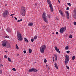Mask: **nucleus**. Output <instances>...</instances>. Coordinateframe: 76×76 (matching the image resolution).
<instances>
[{"mask_svg": "<svg viewBox=\"0 0 76 76\" xmlns=\"http://www.w3.org/2000/svg\"><path fill=\"white\" fill-rule=\"evenodd\" d=\"M17 39L19 41H22L23 40V37L21 36V34L19 31H17Z\"/></svg>", "mask_w": 76, "mask_h": 76, "instance_id": "1", "label": "nucleus"}, {"mask_svg": "<svg viewBox=\"0 0 76 76\" xmlns=\"http://www.w3.org/2000/svg\"><path fill=\"white\" fill-rule=\"evenodd\" d=\"M45 15H46V13H45V12H44L42 15V18L45 22L46 23H48V19H47V16H46Z\"/></svg>", "mask_w": 76, "mask_h": 76, "instance_id": "2", "label": "nucleus"}, {"mask_svg": "<svg viewBox=\"0 0 76 76\" xmlns=\"http://www.w3.org/2000/svg\"><path fill=\"white\" fill-rule=\"evenodd\" d=\"M46 49V46L45 45H42L40 48V51L42 53H44V50Z\"/></svg>", "mask_w": 76, "mask_h": 76, "instance_id": "3", "label": "nucleus"}, {"mask_svg": "<svg viewBox=\"0 0 76 76\" xmlns=\"http://www.w3.org/2000/svg\"><path fill=\"white\" fill-rule=\"evenodd\" d=\"M21 14L23 16H24L25 15V8L23 7H21Z\"/></svg>", "mask_w": 76, "mask_h": 76, "instance_id": "4", "label": "nucleus"}, {"mask_svg": "<svg viewBox=\"0 0 76 76\" xmlns=\"http://www.w3.org/2000/svg\"><path fill=\"white\" fill-rule=\"evenodd\" d=\"M69 59H70V58H69V55H66L65 56V65H67V63H68L69 61Z\"/></svg>", "mask_w": 76, "mask_h": 76, "instance_id": "5", "label": "nucleus"}, {"mask_svg": "<svg viewBox=\"0 0 76 76\" xmlns=\"http://www.w3.org/2000/svg\"><path fill=\"white\" fill-rule=\"evenodd\" d=\"M9 12L6 10L4 12L3 14V16L4 18H5V17H7L9 16Z\"/></svg>", "mask_w": 76, "mask_h": 76, "instance_id": "6", "label": "nucleus"}, {"mask_svg": "<svg viewBox=\"0 0 76 76\" xmlns=\"http://www.w3.org/2000/svg\"><path fill=\"white\" fill-rule=\"evenodd\" d=\"M66 29V27L62 28L60 29V32L61 34H63Z\"/></svg>", "mask_w": 76, "mask_h": 76, "instance_id": "7", "label": "nucleus"}, {"mask_svg": "<svg viewBox=\"0 0 76 76\" xmlns=\"http://www.w3.org/2000/svg\"><path fill=\"white\" fill-rule=\"evenodd\" d=\"M7 44V42L6 41H2V46L4 47V46H6Z\"/></svg>", "mask_w": 76, "mask_h": 76, "instance_id": "8", "label": "nucleus"}, {"mask_svg": "<svg viewBox=\"0 0 76 76\" xmlns=\"http://www.w3.org/2000/svg\"><path fill=\"white\" fill-rule=\"evenodd\" d=\"M55 50L58 52V53H60V50H59V49L57 48V46H55L54 47Z\"/></svg>", "mask_w": 76, "mask_h": 76, "instance_id": "9", "label": "nucleus"}, {"mask_svg": "<svg viewBox=\"0 0 76 76\" xmlns=\"http://www.w3.org/2000/svg\"><path fill=\"white\" fill-rule=\"evenodd\" d=\"M66 14L67 15V17L66 18L68 19H69V17L70 16L69 15V12L68 11H67L66 12Z\"/></svg>", "mask_w": 76, "mask_h": 76, "instance_id": "10", "label": "nucleus"}, {"mask_svg": "<svg viewBox=\"0 0 76 76\" xmlns=\"http://www.w3.org/2000/svg\"><path fill=\"white\" fill-rule=\"evenodd\" d=\"M47 2L48 4L49 5V6H50H50L52 5V4H51V1H50V0H47Z\"/></svg>", "mask_w": 76, "mask_h": 76, "instance_id": "11", "label": "nucleus"}, {"mask_svg": "<svg viewBox=\"0 0 76 76\" xmlns=\"http://www.w3.org/2000/svg\"><path fill=\"white\" fill-rule=\"evenodd\" d=\"M10 47H11V46L10 45V43H7L6 46V48H10Z\"/></svg>", "mask_w": 76, "mask_h": 76, "instance_id": "12", "label": "nucleus"}, {"mask_svg": "<svg viewBox=\"0 0 76 76\" xmlns=\"http://www.w3.org/2000/svg\"><path fill=\"white\" fill-rule=\"evenodd\" d=\"M49 7H50V11H51V12H53V11H54V10L53 9V6L50 5Z\"/></svg>", "mask_w": 76, "mask_h": 76, "instance_id": "13", "label": "nucleus"}, {"mask_svg": "<svg viewBox=\"0 0 76 76\" xmlns=\"http://www.w3.org/2000/svg\"><path fill=\"white\" fill-rule=\"evenodd\" d=\"M34 70V68H31L28 70L29 72H32Z\"/></svg>", "mask_w": 76, "mask_h": 76, "instance_id": "14", "label": "nucleus"}, {"mask_svg": "<svg viewBox=\"0 0 76 76\" xmlns=\"http://www.w3.org/2000/svg\"><path fill=\"white\" fill-rule=\"evenodd\" d=\"M59 13L62 16H64V15H63V12H62L61 10H59Z\"/></svg>", "mask_w": 76, "mask_h": 76, "instance_id": "15", "label": "nucleus"}, {"mask_svg": "<svg viewBox=\"0 0 76 76\" xmlns=\"http://www.w3.org/2000/svg\"><path fill=\"white\" fill-rule=\"evenodd\" d=\"M7 31L9 33L10 32H11V31H11L10 29H9V28L8 27V28H7Z\"/></svg>", "mask_w": 76, "mask_h": 76, "instance_id": "16", "label": "nucleus"}, {"mask_svg": "<svg viewBox=\"0 0 76 76\" xmlns=\"http://www.w3.org/2000/svg\"><path fill=\"white\" fill-rule=\"evenodd\" d=\"M33 25V23H29L28 24V26H32Z\"/></svg>", "mask_w": 76, "mask_h": 76, "instance_id": "17", "label": "nucleus"}, {"mask_svg": "<svg viewBox=\"0 0 76 76\" xmlns=\"http://www.w3.org/2000/svg\"><path fill=\"white\" fill-rule=\"evenodd\" d=\"M24 40L27 43H28L29 42V41H28V40L27 39H26V38H24Z\"/></svg>", "mask_w": 76, "mask_h": 76, "instance_id": "18", "label": "nucleus"}, {"mask_svg": "<svg viewBox=\"0 0 76 76\" xmlns=\"http://www.w3.org/2000/svg\"><path fill=\"white\" fill-rule=\"evenodd\" d=\"M55 66L56 69H58V66H57V64L56 63L54 64Z\"/></svg>", "mask_w": 76, "mask_h": 76, "instance_id": "19", "label": "nucleus"}, {"mask_svg": "<svg viewBox=\"0 0 76 76\" xmlns=\"http://www.w3.org/2000/svg\"><path fill=\"white\" fill-rule=\"evenodd\" d=\"M55 57V59L56 61H57V55H54Z\"/></svg>", "mask_w": 76, "mask_h": 76, "instance_id": "20", "label": "nucleus"}, {"mask_svg": "<svg viewBox=\"0 0 76 76\" xmlns=\"http://www.w3.org/2000/svg\"><path fill=\"white\" fill-rule=\"evenodd\" d=\"M33 72H38V70H37V69H35L34 68V70Z\"/></svg>", "mask_w": 76, "mask_h": 76, "instance_id": "21", "label": "nucleus"}, {"mask_svg": "<svg viewBox=\"0 0 76 76\" xmlns=\"http://www.w3.org/2000/svg\"><path fill=\"white\" fill-rule=\"evenodd\" d=\"M8 60L9 61H10V62H11V61H12L11 59L10 58H8Z\"/></svg>", "mask_w": 76, "mask_h": 76, "instance_id": "22", "label": "nucleus"}, {"mask_svg": "<svg viewBox=\"0 0 76 76\" xmlns=\"http://www.w3.org/2000/svg\"><path fill=\"white\" fill-rule=\"evenodd\" d=\"M76 58V56H73L72 58V60H75Z\"/></svg>", "mask_w": 76, "mask_h": 76, "instance_id": "23", "label": "nucleus"}, {"mask_svg": "<svg viewBox=\"0 0 76 76\" xmlns=\"http://www.w3.org/2000/svg\"><path fill=\"white\" fill-rule=\"evenodd\" d=\"M72 37H73V36H72V35H70L69 36V38H72Z\"/></svg>", "mask_w": 76, "mask_h": 76, "instance_id": "24", "label": "nucleus"}, {"mask_svg": "<svg viewBox=\"0 0 76 76\" xmlns=\"http://www.w3.org/2000/svg\"><path fill=\"white\" fill-rule=\"evenodd\" d=\"M22 21V19H21L20 20H18L17 21L18 22H21Z\"/></svg>", "mask_w": 76, "mask_h": 76, "instance_id": "25", "label": "nucleus"}, {"mask_svg": "<svg viewBox=\"0 0 76 76\" xmlns=\"http://www.w3.org/2000/svg\"><path fill=\"white\" fill-rule=\"evenodd\" d=\"M65 50H68V49H69V46H66L65 47Z\"/></svg>", "mask_w": 76, "mask_h": 76, "instance_id": "26", "label": "nucleus"}, {"mask_svg": "<svg viewBox=\"0 0 76 76\" xmlns=\"http://www.w3.org/2000/svg\"><path fill=\"white\" fill-rule=\"evenodd\" d=\"M28 51H29V53H31L32 52V50L31 49H29Z\"/></svg>", "mask_w": 76, "mask_h": 76, "instance_id": "27", "label": "nucleus"}, {"mask_svg": "<svg viewBox=\"0 0 76 76\" xmlns=\"http://www.w3.org/2000/svg\"><path fill=\"white\" fill-rule=\"evenodd\" d=\"M34 39H37V36H35L34 38Z\"/></svg>", "mask_w": 76, "mask_h": 76, "instance_id": "28", "label": "nucleus"}, {"mask_svg": "<svg viewBox=\"0 0 76 76\" xmlns=\"http://www.w3.org/2000/svg\"><path fill=\"white\" fill-rule=\"evenodd\" d=\"M16 48L17 49H19V47L18 46H17V44H16Z\"/></svg>", "mask_w": 76, "mask_h": 76, "instance_id": "29", "label": "nucleus"}, {"mask_svg": "<svg viewBox=\"0 0 76 76\" xmlns=\"http://www.w3.org/2000/svg\"><path fill=\"white\" fill-rule=\"evenodd\" d=\"M66 68L68 70H69V67L68 66L66 65Z\"/></svg>", "mask_w": 76, "mask_h": 76, "instance_id": "30", "label": "nucleus"}, {"mask_svg": "<svg viewBox=\"0 0 76 76\" xmlns=\"http://www.w3.org/2000/svg\"><path fill=\"white\" fill-rule=\"evenodd\" d=\"M67 4H68V5H69V6H72V4H70V3H67Z\"/></svg>", "mask_w": 76, "mask_h": 76, "instance_id": "31", "label": "nucleus"}, {"mask_svg": "<svg viewBox=\"0 0 76 76\" xmlns=\"http://www.w3.org/2000/svg\"><path fill=\"white\" fill-rule=\"evenodd\" d=\"M4 57V58H7V56L6 55H5Z\"/></svg>", "mask_w": 76, "mask_h": 76, "instance_id": "32", "label": "nucleus"}, {"mask_svg": "<svg viewBox=\"0 0 76 76\" xmlns=\"http://www.w3.org/2000/svg\"><path fill=\"white\" fill-rule=\"evenodd\" d=\"M47 16H48V18H49V19H50V15H48Z\"/></svg>", "mask_w": 76, "mask_h": 76, "instance_id": "33", "label": "nucleus"}, {"mask_svg": "<svg viewBox=\"0 0 76 76\" xmlns=\"http://www.w3.org/2000/svg\"><path fill=\"white\" fill-rule=\"evenodd\" d=\"M44 63H47V60L45 58Z\"/></svg>", "mask_w": 76, "mask_h": 76, "instance_id": "34", "label": "nucleus"}, {"mask_svg": "<svg viewBox=\"0 0 76 76\" xmlns=\"http://www.w3.org/2000/svg\"><path fill=\"white\" fill-rule=\"evenodd\" d=\"M12 70H13V71H16V69L15 68H13L12 69Z\"/></svg>", "mask_w": 76, "mask_h": 76, "instance_id": "35", "label": "nucleus"}, {"mask_svg": "<svg viewBox=\"0 0 76 76\" xmlns=\"http://www.w3.org/2000/svg\"><path fill=\"white\" fill-rule=\"evenodd\" d=\"M0 74H1V75L2 74V71L0 70Z\"/></svg>", "mask_w": 76, "mask_h": 76, "instance_id": "36", "label": "nucleus"}, {"mask_svg": "<svg viewBox=\"0 0 76 76\" xmlns=\"http://www.w3.org/2000/svg\"><path fill=\"white\" fill-rule=\"evenodd\" d=\"M31 42H34V39L32 38L31 39Z\"/></svg>", "mask_w": 76, "mask_h": 76, "instance_id": "37", "label": "nucleus"}, {"mask_svg": "<svg viewBox=\"0 0 76 76\" xmlns=\"http://www.w3.org/2000/svg\"><path fill=\"white\" fill-rule=\"evenodd\" d=\"M67 53H70V51L68 50L66 51Z\"/></svg>", "mask_w": 76, "mask_h": 76, "instance_id": "38", "label": "nucleus"}, {"mask_svg": "<svg viewBox=\"0 0 76 76\" xmlns=\"http://www.w3.org/2000/svg\"><path fill=\"white\" fill-rule=\"evenodd\" d=\"M66 10H69V7H67L66 8Z\"/></svg>", "mask_w": 76, "mask_h": 76, "instance_id": "39", "label": "nucleus"}, {"mask_svg": "<svg viewBox=\"0 0 76 76\" xmlns=\"http://www.w3.org/2000/svg\"><path fill=\"white\" fill-rule=\"evenodd\" d=\"M74 25H76V22H75L74 23Z\"/></svg>", "mask_w": 76, "mask_h": 76, "instance_id": "40", "label": "nucleus"}, {"mask_svg": "<svg viewBox=\"0 0 76 76\" xmlns=\"http://www.w3.org/2000/svg\"><path fill=\"white\" fill-rule=\"evenodd\" d=\"M23 53H26V50H24L23 51Z\"/></svg>", "mask_w": 76, "mask_h": 76, "instance_id": "41", "label": "nucleus"}, {"mask_svg": "<svg viewBox=\"0 0 76 76\" xmlns=\"http://www.w3.org/2000/svg\"><path fill=\"white\" fill-rule=\"evenodd\" d=\"M3 66V64H0V67H1Z\"/></svg>", "mask_w": 76, "mask_h": 76, "instance_id": "42", "label": "nucleus"}, {"mask_svg": "<svg viewBox=\"0 0 76 76\" xmlns=\"http://www.w3.org/2000/svg\"><path fill=\"white\" fill-rule=\"evenodd\" d=\"M56 35H58V32H56Z\"/></svg>", "mask_w": 76, "mask_h": 76, "instance_id": "43", "label": "nucleus"}, {"mask_svg": "<svg viewBox=\"0 0 76 76\" xmlns=\"http://www.w3.org/2000/svg\"><path fill=\"white\" fill-rule=\"evenodd\" d=\"M14 18L16 20H17V18H16V17H15Z\"/></svg>", "mask_w": 76, "mask_h": 76, "instance_id": "44", "label": "nucleus"}, {"mask_svg": "<svg viewBox=\"0 0 76 76\" xmlns=\"http://www.w3.org/2000/svg\"><path fill=\"white\" fill-rule=\"evenodd\" d=\"M6 37H7V38H9V37L6 36Z\"/></svg>", "mask_w": 76, "mask_h": 76, "instance_id": "45", "label": "nucleus"}, {"mask_svg": "<svg viewBox=\"0 0 76 76\" xmlns=\"http://www.w3.org/2000/svg\"><path fill=\"white\" fill-rule=\"evenodd\" d=\"M48 70H50V67H48Z\"/></svg>", "mask_w": 76, "mask_h": 76, "instance_id": "46", "label": "nucleus"}, {"mask_svg": "<svg viewBox=\"0 0 76 76\" xmlns=\"http://www.w3.org/2000/svg\"><path fill=\"white\" fill-rule=\"evenodd\" d=\"M58 2L59 3H60V0H58Z\"/></svg>", "mask_w": 76, "mask_h": 76, "instance_id": "47", "label": "nucleus"}, {"mask_svg": "<svg viewBox=\"0 0 76 76\" xmlns=\"http://www.w3.org/2000/svg\"><path fill=\"white\" fill-rule=\"evenodd\" d=\"M11 16H13L12 14H11L10 15Z\"/></svg>", "mask_w": 76, "mask_h": 76, "instance_id": "48", "label": "nucleus"}, {"mask_svg": "<svg viewBox=\"0 0 76 76\" xmlns=\"http://www.w3.org/2000/svg\"><path fill=\"white\" fill-rule=\"evenodd\" d=\"M46 67H48V65L46 64Z\"/></svg>", "mask_w": 76, "mask_h": 76, "instance_id": "49", "label": "nucleus"}, {"mask_svg": "<svg viewBox=\"0 0 76 76\" xmlns=\"http://www.w3.org/2000/svg\"><path fill=\"white\" fill-rule=\"evenodd\" d=\"M52 34H54V32H53L52 33Z\"/></svg>", "mask_w": 76, "mask_h": 76, "instance_id": "50", "label": "nucleus"}, {"mask_svg": "<svg viewBox=\"0 0 76 76\" xmlns=\"http://www.w3.org/2000/svg\"><path fill=\"white\" fill-rule=\"evenodd\" d=\"M5 53H7V51H5Z\"/></svg>", "mask_w": 76, "mask_h": 76, "instance_id": "51", "label": "nucleus"}, {"mask_svg": "<svg viewBox=\"0 0 76 76\" xmlns=\"http://www.w3.org/2000/svg\"><path fill=\"white\" fill-rule=\"evenodd\" d=\"M53 61H54V59H53Z\"/></svg>", "mask_w": 76, "mask_h": 76, "instance_id": "52", "label": "nucleus"}, {"mask_svg": "<svg viewBox=\"0 0 76 76\" xmlns=\"http://www.w3.org/2000/svg\"><path fill=\"white\" fill-rule=\"evenodd\" d=\"M35 5H36V6H37V4H35Z\"/></svg>", "mask_w": 76, "mask_h": 76, "instance_id": "53", "label": "nucleus"}, {"mask_svg": "<svg viewBox=\"0 0 76 76\" xmlns=\"http://www.w3.org/2000/svg\"><path fill=\"white\" fill-rule=\"evenodd\" d=\"M17 56H19V54H17Z\"/></svg>", "mask_w": 76, "mask_h": 76, "instance_id": "54", "label": "nucleus"}, {"mask_svg": "<svg viewBox=\"0 0 76 76\" xmlns=\"http://www.w3.org/2000/svg\"><path fill=\"white\" fill-rule=\"evenodd\" d=\"M12 16H13V15H15V14H12Z\"/></svg>", "mask_w": 76, "mask_h": 76, "instance_id": "55", "label": "nucleus"}, {"mask_svg": "<svg viewBox=\"0 0 76 76\" xmlns=\"http://www.w3.org/2000/svg\"><path fill=\"white\" fill-rule=\"evenodd\" d=\"M53 59H54V57H53Z\"/></svg>", "mask_w": 76, "mask_h": 76, "instance_id": "56", "label": "nucleus"}, {"mask_svg": "<svg viewBox=\"0 0 76 76\" xmlns=\"http://www.w3.org/2000/svg\"><path fill=\"white\" fill-rule=\"evenodd\" d=\"M5 6H7V4H6L5 5Z\"/></svg>", "mask_w": 76, "mask_h": 76, "instance_id": "57", "label": "nucleus"}, {"mask_svg": "<svg viewBox=\"0 0 76 76\" xmlns=\"http://www.w3.org/2000/svg\"><path fill=\"white\" fill-rule=\"evenodd\" d=\"M13 16H12V18H13Z\"/></svg>", "mask_w": 76, "mask_h": 76, "instance_id": "58", "label": "nucleus"}, {"mask_svg": "<svg viewBox=\"0 0 76 76\" xmlns=\"http://www.w3.org/2000/svg\"><path fill=\"white\" fill-rule=\"evenodd\" d=\"M35 63H37V62H35Z\"/></svg>", "mask_w": 76, "mask_h": 76, "instance_id": "59", "label": "nucleus"}, {"mask_svg": "<svg viewBox=\"0 0 76 76\" xmlns=\"http://www.w3.org/2000/svg\"><path fill=\"white\" fill-rule=\"evenodd\" d=\"M1 60V59H0V60Z\"/></svg>", "mask_w": 76, "mask_h": 76, "instance_id": "60", "label": "nucleus"}]
</instances>
